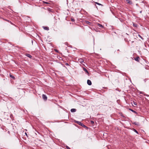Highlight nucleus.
I'll use <instances>...</instances> for the list:
<instances>
[{"label":"nucleus","mask_w":149,"mask_h":149,"mask_svg":"<svg viewBox=\"0 0 149 149\" xmlns=\"http://www.w3.org/2000/svg\"><path fill=\"white\" fill-rule=\"evenodd\" d=\"M76 123H77L78 124L80 125H81L82 126L84 127H86V126L84 124H83L82 123H81L80 122L77 121Z\"/></svg>","instance_id":"f257e3e1"},{"label":"nucleus","mask_w":149,"mask_h":149,"mask_svg":"<svg viewBox=\"0 0 149 149\" xmlns=\"http://www.w3.org/2000/svg\"><path fill=\"white\" fill-rule=\"evenodd\" d=\"M42 98L45 100H46L47 99V97L46 95L44 94L42 95Z\"/></svg>","instance_id":"f03ea898"},{"label":"nucleus","mask_w":149,"mask_h":149,"mask_svg":"<svg viewBox=\"0 0 149 149\" xmlns=\"http://www.w3.org/2000/svg\"><path fill=\"white\" fill-rule=\"evenodd\" d=\"M78 61L81 64H83V63L84 62V60L82 58L79 59Z\"/></svg>","instance_id":"7ed1b4c3"},{"label":"nucleus","mask_w":149,"mask_h":149,"mask_svg":"<svg viewBox=\"0 0 149 149\" xmlns=\"http://www.w3.org/2000/svg\"><path fill=\"white\" fill-rule=\"evenodd\" d=\"M87 83L89 85H91L92 84L91 81L89 79L87 80Z\"/></svg>","instance_id":"20e7f679"},{"label":"nucleus","mask_w":149,"mask_h":149,"mask_svg":"<svg viewBox=\"0 0 149 149\" xmlns=\"http://www.w3.org/2000/svg\"><path fill=\"white\" fill-rule=\"evenodd\" d=\"M126 1L127 3L130 4H131L132 3V1L130 0H126Z\"/></svg>","instance_id":"39448f33"},{"label":"nucleus","mask_w":149,"mask_h":149,"mask_svg":"<svg viewBox=\"0 0 149 149\" xmlns=\"http://www.w3.org/2000/svg\"><path fill=\"white\" fill-rule=\"evenodd\" d=\"M26 56H27L28 57H29V58H32V56L30 54H26Z\"/></svg>","instance_id":"423d86ee"},{"label":"nucleus","mask_w":149,"mask_h":149,"mask_svg":"<svg viewBox=\"0 0 149 149\" xmlns=\"http://www.w3.org/2000/svg\"><path fill=\"white\" fill-rule=\"evenodd\" d=\"M85 23L87 24L91 25V23L88 21H85Z\"/></svg>","instance_id":"0eeeda50"},{"label":"nucleus","mask_w":149,"mask_h":149,"mask_svg":"<svg viewBox=\"0 0 149 149\" xmlns=\"http://www.w3.org/2000/svg\"><path fill=\"white\" fill-rule=\"evenodd\" d=\"M139 57H137L134 58V60L135 61H136L138 62H139Z\"/></svg>","instance_id":"6e6552de"},{"label":"nucleus","mask_w":149,"mask_h":149,"mask_svg":"<svg viewBox=\"0 0 149 149\" xmlns=\"http://www.w3.org/2000/svg\"><path fill=\"white\" fill-rule=\"evenodd\" d=\"M43 27V29L45 30H49V28L48 27L44 26V27Z\"/></svg>","instance_id":"1a4fd4ad"},{"label":"nucleus","mask_w":149,"mask_h":149,"mask_svg":"<svg viewBox=\"0 0 149 149\" xmlns=\"http://www.w3.org/2000/svg\"><path fill=\"white\" fill-rule=\"evenodd\" d=\"M98 26L99 27H101V28H103V26L102 25L100 24H97Z\"/></svg>","instance_id":"9d476101"},{"label":"nucleus","mask_w":149,"mask_h":149,"mask_svg":"<svg viewBox=\"0 0 149 149\" xmlns=\"http://www.w3.org/2000/svg\"><path fill=\"white\" fill-rule=\"evenodd\" d=\"M83 70L85 71L88 74V70L86 69V68H83Z\"/></svg>","instance_id":"9b49d317"},{"label":"nucleus","mask_w":149,"mask_h":149,"mask_svg":"<svg viewBox=\"0 0 149 149\" xmlns=\"http://www.w3.org/2000/svg\"><path fill=\"white\" fill-rule=\"evenodd\" d=\"M76 111V109H72L70 111L71 112H75Z\"/></svg>","instance_id":"f8f14e48"},{"label":"nucleus","mask_w":149,"mask_h":149,"mask_svg":"<svg viewBox=\"0 0 149 149\" xmlns=\"http://www.w3.org/2000/svg\"><path fill=\"white\" fill-rule=\"evenodd\" d=\"M133 124L135 125H139V123L136 122H135Z\"/></svg>","instance_id":"ddd939ff"},{"label":"nucleus","mask_w":149,"mask_h":149,"mask_svg":"<svg viewBox=\"0 0 149 149\" xmlns=\"http://www.w3.org/2000/svg\"><path fill=\"white\" fill-rule=\"evenodd\" d=\"M138 36L141 38V39L142 40H143L144 39L141 36H140V35L139 34L138 35Z\"/></svg>","instance_id":"4468645a"},{"label":"nucleus","mask_w":149,"mask_h":149,"mask_svg":"<svg viewBox=\"0 0 149 149\" xmlns=\"http://www.w3.org/2000/svg\"><path fill=\"white\" fill-rule=\"evenodd\" d=\"M10 77L13 79H15V77L13 75L10 74Z\"/></svg>","instance_id":"2eb2a0df"},{"label":"nucleus","mask_w":149,"mask_h":149,"mask_svg":"<svg viewBox=\"0 0 149 149\" xmlns=\"http://www.w3.org/2000/svg\"><path fill=\"white\" fill-rule=\"evenodd\" d=\"M130 110H131V111H132V112H133L134 113H136V111L133 110V109H130Z\"/></svg>","instance_id":"dca6fc26"},{"label":"nucleus","mask_w":149,"mask_h":149,"mask_svg":"<svg viewBox=\"0 0 149 149\" xmlns=\"http://www.w3.org/2000/svg\"><path fill=\"white\" fill-rule=\"evenodd\" d=\"M134 131L136 132L137 134H138V131L136 130H135V129H134Z\"/></svg>","instance_id":"f3484780"},{"label":"nucleus","mask_w":149,"mask_h":149,"mask_svg":"<svg viewBox=\"0 0 149 149\" xmlns=\"http://www.w3.org/2000/svg\"><path fill=\"white\" fill-rule=\"evenodd\" d=\"M10 118L12 119V118H13V115L12 114H11L10 115Z\"/></svg>","instance_id":"a211bd4d"},{"label":"nucleus","mask_w":149,"mask_h":149,"mask_svg":"<svg viewBox=\"0 0 149 149\" xmlns=\"http://www.w3.org/2000/svg\"><path fill=\"white\" fill-rule=\"evenodd\" d=\"M95 3H96V4L99 5H101V4L100 3L97 2H96Z\"/></svg>","instance_id":"6ab92c4d"},{"label":"nucleus","mask_w":149,"mask_h":149,"mask_svg":"<svg viewBox=\"0 0 149 149\" xmlns=\"http://www.w3.org/2000/svg\"><path fill=\"white\" fill-rule=\"evenodd\" d=\"M147 80H148V79H144V81H145V82H146V81Z\"/></svg>","instance_id":"aec40b11"},{"label":"nucleus","mask_w":149,"mask_h":149,"mask_svg":"<svg viewBox=\"0 0 149 149\" xmlns=\"http://www.w3.org/2000/svg\"><path fill=\"white\" fill-rule=\"evenodd\" d=\"M91 123L92 124H94V122L93 121V120H91Z\"/></svg>","instance_id":"412c9836"},{"label":"nucleus","mask_w":149,"mask_h":149,"mask_svg":"<svg viewBox=\"0 0 149 149\" xmlns=\"http://www.w3.org/2000/svg\"><path fill=\"white\" fill-rule=\"evenodd\" d=\"M48 10L50 12H52V10L50 9H48Z\"/></svg>","instance_id":"4be33fe9"},{"label":"nucleus","mask_w":149,"mask_h":149,"mask_svg":"<svg viewBox=\"0 0 149 149\" xmlns=\"http://www.w3.org/2000/svg\"><path fill=\"white\" fill-rule=\"evenodd\" d=\"M133 103L135 105H137V104H136V102H133Z\"/></svg>","instance_id":"5701e85b"},{"label":"nucleus","mask_w":149,"mask_h":149,"mask_svg":"<svg viewBox=\"0 0 149 149\" xmlns=\"http://www.w3.org/2000/svg\"><path fill=\"white\" fill-rule=\"evenodd\" d=\"M71 20L72 22L74 21V19H72V18L71 19Z\"/></svg>","instance_id":"b1692460"},{"label":"nucleus","mask_w":149,"mask_h":149,"mask_svg":"<svg viewBox=\"0 0 149 149\" xmlns=\"http://www.w3.org/2000/svg\"><path fill=\"white\" fill-rule=\"evenodd\" d=\"M66 148H67V149H70V148L67 146H66Z\"/></svg>","instance_id":"393cba45"},{"label":"nucleus","mask_w":149,"mask_h":149,"mask_svg":"<svg viewBox=\"0 0 149 149\" xmlns=\"http://www.w3.org/2000/svg\"><path fill=\"white\" fill-rule=\"evenodd\" d=\"M65 65H69V64L68 63H65Z\"/></svg>","instance_id":"a878e982"},{"label":"nucleus","mask_w":149,"mask_h":149,"mask_svg":"<svg viewBox=\"0 0 149 149\" xmlns=\"http://www.w3.org/2000/svg\"><path fill=\"white\" fill-rule=\"evenodd\" d=\"M8 134H10V132L9 131H8Z\"/></svg>","instance_id":"bb28decb"},{"label":"nucleus","mask_w":149,"mask_h":149,"mask_svg":"<svg viewBox=\"0 0 149 149\" xmlns=\"http://www.w3.org/2000/svg\"><path fill=\"white\" fill-rule=\"evenodd\" d=\"M44 3H48L47 2H45Z\"/></svg>","instance_id":"cd10ccee"},{"label":"nucleus","mask_w":149,"mask_h":149,"mask_svg":"<svg viewBox=\"0 0 149 149\" xmlns=\"http://www.w3.org/2000/svg\"><path fill=\"white\" fill-rule=\"evenodd\" d=\"M25 134H26V135H27V134H26V133H25Z\"/></svg>","instance_id":"c85d7f7f"},{"label":"nucleus","mask_w":149,"mask_h":149,"mask_svg":"<svg viewBox=\"0 0 149 149\" xmlns=\"http://www.w3.org/2000/svg\"><path fill=\"white\" fill-rule=\"evenodd\" d=\"M118 51H119V49H118Z\"/></svg>","instance_id":"c756f323"}]
</instances>
